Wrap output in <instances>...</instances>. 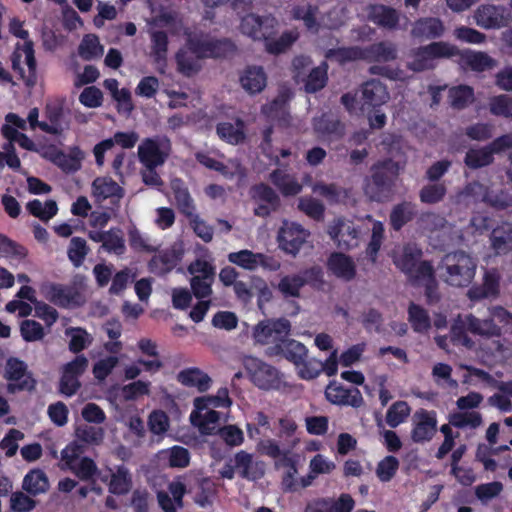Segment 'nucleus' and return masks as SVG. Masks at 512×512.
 Instances as JSON below:
<instances>
[{"label":"nucleus","mask_w":512,"mask_h":512,"mask_svg":"<svg viewBox=\"0 0 512 512\" xmlns=\"http://www.w3.org/2000/svg\"><path fill=\"white\" fill-rule=\"evenodd\" d=\"M310 232L300 224L285 222L279 231V246L287 253L295 255L307 241Z\"/></svg>","instance_id":"412c9836"},{"label":"nucleus","mask_w":512,"mask_h":512,"mask_svg":"<svg viewBox=\"0 0 512 512\" xmlns=\"http://www.w3.org/2000/svg\"><path fill=\"white\" fill-rule=\"evenodd\" d=\"M477 261L464 251L446 254L440 265L441 277L454 287H467L475 277Z\"/></svg>","instance_id":"f03ea898"},{"label":"nucleus","mask_w":512,"mask_h":512,"mask_svg":"<svg viewBox=\"0 0 512 512\" xmlns=\"http://www.w3.org/2000/svg\"><path fill=\"white\" fill-rule=\"evenodd\" d=\"M325 395L329 402L337 405L359 408L364 404V399L358 388H346L336 382L327 386Z\"/></svg>","instance_id":"393cba45"},{"label":"nucleus","mask_w":512,"mask_h":512,"mask_svg":"<svg viewBox=\"0 0 512 512\" xmlns=\"http://www.w3.org/2000/svg\"><path fill=\"white\" fill-rule=\"evenodd\" d=\"M327 233L340 250H351L359 244V230L346 218H336L327 226Z\"/></svg>","instance_id":"f8f14e48"},{"label":"nucleus","mask_w":512,"mask_h":512,"mask_svg":"<svg viewBox=\"0 0 512 512\" xmlns=\"http://www.w3.org/2000/svg\"><path fill=\"white\" fill-rule=\"evenodd\" d=\"M490 247L496 255H506L512 251V222L500 221L490 233Z\"/></svg>","instance_id":"cd10ccee"},{"label":"nucleus","mask_w":512,"mask_h":512,"mask_svg":"<svg viewBox=\"0 0 512 512\" xmlns=\"http://www.w3.org/2000/svg\"><path fill=\"white\" fill-rule=\"evenodd\" d=\"M89 253V247L85 239L73 237L70 240L67 255L75 267H80Z\"/></svg>","instance_id":"e2e57ef3"},{"label":"nucleus","mask_w":512,"mask_h":512,"mask_svg":"<svg viewBox=\"0 0 512 512\" xmlns=\"http://www.w3.org/2000/svg\"><path fill=\"white\" fill-rule=\"evenodd\" d=\"M416 215L415 204L402 202L396 205L390 213V223L395 230H400L406 223Z\"/></svg>","instance_id":"8fccbe9b"},{"label":"nucleus","mask_w":512,"mask_h":512,"mask_svg":"<svg viewBox=\"0 0 512 512\" xmlns=\"http://www.w3.org/2000/svg\"><path fill=\"white\" fill-rule=\"evenodd\" d=\"M485 318H478L470 313L465 315L467 330L482 338H499L503 333V327L512 325V313L500 305L490 306Z\"/></svg>","instance_id":"7ed1b4c3"},{"label":"nucleus","mask_w":512,"mask_h":512,"mask_svg":"<svg viewBox=\"0 0 512 512\" xmlns=\"http://www.w3.org/2000/svg\"><path fill=\"white\" fill-rule=\"evenodd\" d=\"M171 189L179 211L187 218L195 216L196 206L184 183L180 179H173L171 181Z\"/></svg>","instance_id":"4c0bfd02"},{"label":"nucleus","mask_w":512,"mask_h":512,"mask_svg":"<svg viewBox=\"0 0 512 512\" xmlns=\"http://www.w3.org/2000/svg\"><path fill=\"white\" fill-rule=\"evenodd\" d=\"M326 57L333 59L340 64H344L349 61L364 60V48L355 46L330 49L327 51Z\"/></svg>","instance_id":"680f3d73"},{"label":"nucleus","mask_w":512,"mask_h":512,"mask_svg":"<svg viewBox=\"0 0 512 512\" xmlns=\"http://www.w3.org/2000/svg\"><path fill=\"white\" fill-rule=\"evenodd\" d=\"M26 208L33 216L45 222L49 221L58 212V206L54 200H47L43 203L35 199L28 202Z\"/></svg>","instance_id":"5fc2aeb1"},{"label":"nucleus","mask_w":512,"mask_h":512,"mask_svg":"<svg viewBox=\"0 0 512 512\" xmlns=\"http://www.w3.org/2000/svg\"><path fill=\"white\" fill-rule=\"evenodd\" d=\"M328 65L322 62L319 66L312 68L301 80L304 83V90L307 93H316L323 89L328 81Z\"/></svg>","instance_id":"49530a36"},{"label":"nucleus","mask_w":512,"mask_h":512,"mask_svg":"<svg viewBox=\"0 0 512 512\" xmlns=\"http://www.w3.org/2000/svg\"><path fill=\"white\" fill-rule=\"evenodd\" d=\"M467 332L469 331L465 324V316L463 318L458 316L457 320L451 327V341L456 345L464 346L467 349H473L475 347V342Z\"/></svg>","instance_id":"052dcab7"},{"label":"nucleus","mask_w":512,"mask_h":512,"mask_svg":"<svg viewBox=\"0 0 512 512\" xmlns=\"http://www.w3.org/2000/svg\"><path fill=\"white\" fill-rule=\"evenodd\" d=\"M177 381L186 387H194L199 392L207 391L212 383L210 376L197 367H190L181 370L177 376Z\"/></svg>","instance_id":"c9c22d12"},{"label":"nucleus","mask_w":512,"mask_h":512,"mask_svg":"<svg viewBox=\"0 0 512 512\" xmlns=\"http://www.w3.org/2000/svg\"><path fill=\"white\" fill-rule=\"evenodd\" d=\"M319 9L317 6L306 3L302 5H295L291 9V16L294 20H302L308 29L317 28V15Z\"/></svg>","instance_id":"864d4df0"},{"label":"nucleus","mask_w":512,"mask_h":512,"mask_svg":"<svg viewBox=\"0 0 512 512\" xmlns=\"http://www.w3.org/2000/svg\"><path fill=\"white\" fill-rule=\"evenodd\" d=\"M449 104L456 110H462L474 101L473 88L468 85H459L449 89Z\"/></svg>","instance_id":"09e8293b"},{"label":"nucleus","mask_w":512,"mask_h":512,"mask_svg":"<svg viewBox=\"0 0 512 512\" xmlns=\"http://www.w3.org/2000/svg\"><path fill=\"white\" fill-rule=\"evenodd\" d=\"M245 366L250 373L253 383L259 388L269 390L279 386V372L273 366L257 358L247 359Z\"/></svg>","instance_id":"aec40b11"},{"label":"nucleus","mask_w":512,"mask_h":512,"mask_svg":"<svg viewBox=\"0 0 512 512\" xmlns=\"http://www.w3.org/2000/svg\"><path fill=\"white\" fill-rule=\"evenodd\" d=\"M75 433L78 440L92 445L100 444L104 438V430L101 427H95L88 424L79 425L76 428Z\"/></svg>","instance_id":"69168bd1"},{"label":"nucleus","mask_w":512,"mask_h":512,"mask_svg":"<svg viewBox=\"0 0 512 512\" xmlns=\"http://www.w3.org/2000/svg\"><path fill=\"white\" fill-rule=\"evenodd\" d=\"M512 138L498 137L489 145L481 148H472L466 152L464 163L470 169H479L488 166L493 162V155L507 149V145Z\"/></svg>","instance_id":"4468645a"},{"label":"nucleus","mask_w":512,"mask_h":512,"mask_svg":"<svg viewBox=\"0 0 512 512\" xmlns=\"http://www.w3.org/2000/svg\"><path fill=\"white\" fill-rule=\"evenodd\" d=\"M337 351H333L325 362L315 358L309 359L306 366L301 369L300 377L302 379H314L322 371L328 376H333L337 373Z\"/></svg>","instance_id":"473e14b6"},{"label":"nucleus","mask_w":512,"mask_h":512,"mask_svg":"<svg viewBox=\"0 0 512 512\" xmlns=\"http://www.w3.org/2000/svg\"><path fill=\"white\" fill-rule=\"evenodd\" d=\"M227 259L231 264L248 271H256L260 267L267 271H277L281 267L280 261L275 257L248 249L231 252Z\"/></svg>","instance_id":"1a4fd4ad"},{"label":"nucleus","mask_w":512,"mask_h":512,"mask_svg":"<svg viewBox=\"0 0 512 512\" xmlns=\"http://www.w3.org/2000/svg\"><path fill=\"white\" fill-rule=\"evenodd\" d=\"M323 283V272L321 268L311 267L296 274L283 276L277 285V289L285 297L298 298L300 297V290L305 285L320 288Z\"/></svg>","instance_id":"423d86ee"},{"label":"nucleus","mask_w":512,"mask_h":512,"mask_svg":"<svg viewBox=\"0 0 512 512\" xmlns=\"http://www.w3.org/2000/svg\"><path fill=\"white\" fill-rule=\"evenodd\" d=\"M172 152V143L167 136L156 135L144 138L138 145L137 156L143 166H162Z\"/></svg>","instance_id":"39448f33"},{"label":"nucleus","mask_w":512,"mask_h":512,"mask_svg":"<svg viewBox=\"0 0 512 512\" xmlns=\"http://www.w3.org/2000/svg\"><path fill=\"white\" fill-rule=\"evenodd\" d=\"M447 193V187L444 183H433L424 185L419 191L420 201L424 204H437L441 202Z\"/></svg>","instance_id":"4d7b16f0"},{"label":"nucleus","mask_w":512,"mask_h":512,"mask_svg":"<svg viewBox=\"0 0 512 512\" xmlns=\"http://www.w3.org/2000/svg\"><path fill=\"white\" fill-rule=\"evenodd\" d=\"M148 33L151 41L150 57L153 59L157 69L163 73L167 65L168 35L164 31L155 29H150Z\"/></svg>","instance_id":"c85d7f7f"},{"label":"nucleus","mask_w":512,"mask_h":512,"mask_svg":"<svg viewBox=\"0 0 512 512\" xmlns=\"http://www.w3.org/2000/svg\"><path fill=\"white\" fill-rule=\"evenodd\" d=\"M489 110L495 116L512 119V97L505 94L492 97L489 101Z\"/></svg>","instance_id":"774afa93"},{"label":"nucleus","mask_w":512,"mask_h":512,"mask_svg":"<svg viewBox=\"0 0 512 512\" xmlns=\"http://www.w3.org/2000/svg\"><path fill=\"white\" fill-rule=\"evenodd\" d=\"M419 273L420 276L418 275L412 282L425 287V296L429 303L437 302L440 296L437 291V282L435 280L433 266L429 262H424Z\"/></svg>","instance_id":"a19ab883"},{"label":"nucleus","mask_w":512,"mask_h":512,"mask_svg":"<svg viewBox=\"0 0 512 512\" xmlns=\"http://www.w3.org/2000/svg\"><path fill=\"white\" fill-rule=\"evenodd\" d=\"M186 43L201 59L223 57L235 50V45L230 40H217L203 33L188 34Z\"/></svg>","instance_id":"0eeeda50"},{"label":"nucleus","mask_w":512,"mask_h":512,"mask_svg":"<svg viewBox=\"0 0 512 512\" xmlns=\"http://www.w3.org/2000/svg\"><path fill=\"white\" fill-rule=\"evenodd\" d=\"M367 16L374 24L389 30L396 29L399 23L398 11L382 4L368 6Z\"/></svg>","instance_id":"2f4dec72"},{"label":"nucleus","mask_w":512,"mask_h":512,"mask_svg":"<svg viewBox=\"0 0 512 512\" xmlns=\"http://www.w3.org/2000/svg\"><path fill=\"white\" fill-rule=\"evenodd\" d=\"M422 252L415 245H406L396 251L393 256L394 264L404 272L411 281L420 276V268L425 261L419 262Z\"/></svg>","instance_id":"4be33fe9"},{"label":"nucleus","mask_w":512,"mask_h":512,"mask_svg":"<svg viewBox=\"0 0 512 512\" xmlns=\"http://www.w3.org/2000/svg\"><path fill=\"white\" fill-rule=\"evenodd\" d=\"M360 94L363 109H376L390 99L387 86L377 79L365 81L360 87Z\"/></svg>","instance_id":"5701e85b"},{"label":"nucleus","mask_w":512,"mask_h":512,"mask_svg":"<svg viewBox=\"0 0 512 512\" xmlns=\"http://www.w3.org/2000/svg\"><path fill=\"white\" fill-rule=\"evenodd\" d=\"M187 271L192 276L191 278L215 279L216 267L214 259L206 250L188 265Z\"/></svg>","instance_id":"58836bf2"},{"label":"nucleus","mask_w":512,"mask_h":512,"mask_svg":"<svg viewBox=\"0 0 512 512\" xmlns=\"http://www.w3.org/2000/svg\"><path fill=\"white\" fill-rule=\"evenodd\" d=\"M251 199L255 202L254 214L267 217L280 207V197L277 192L265 183L252 186L249 190Z\"/></svg>","instance_id":"dca6fc26"},{"label":"nucleus","mask_w":512,"mask_h":512,"mask_svg":"<svg viewBox=\"0 0 512 512\" xmlns=\"http://www.w3.org/2000/svg\"><path fill=\"white\" fill-rule=\"evenodd\" d=\"M131 488V477L129 471L124 466H119L111 476L109 491L113 494H126Z\"/></svg>","instance_id":"13d9d810"},{"label":"nucleus","mask_w":512,"mask_h":512,"mask_svg":"<svg viewBox=\"0 0 512 512\" xmlns=\"http://www.w3.org/2000/svg\"><path fill=\"white\" fill-rule=\"evenodd\" d=\"M461 65L476 72L492 69L496 61L485 52L466 51L461 55Z\"/></svg>","instance_id":"c03bdc74"},{"label":"nucleus","mask_w":512,"mask_h":512,"mask_svg":"<svg viewBox=\"0 0 512 512\" xmlns=\"http://www.w3.org/2000/svg\"><path fill=\"white\" fill-rule=\"evenodd\" d=\"M278 21L271 15L259 16L253 13L244 16L240 23V30L253 40H268L277 30Z\"/></svg>","instance_id":"ddd939ff"},{"label":"nucleus","mask_w":512,"mask_h":512,"mask_svg":"<svg viewBox=\"0 0 512 512\" xmlns=\"http://www.w3.org/2000/svg\"><path fill=\"white\" fill-rule=\"evenodd\" d=\"M313 127L316 132L327 136L334 135L339 137L344 133L343 124L338 119L329 117L327 115H322L319 118H315Z\"/></svg>","instance_id":"6e6d98bb"},{"label":"nucleus","mask_w":512,"mask_h":512,"mask_svg":"<svg viewBox=\"0 0 512 512\" xmlns=\"http://www.w3.org/2000/svg\"><path fill=\"white\" fill-rule=\"evenodd\" d=\"M200 60L201 58L187 44L176 54L177 69L187 77L196 74L200 70Z\"/></svg>","instance_id":"a18cd8bd"},{"label":"nucleus","mask_w":512,"mask_h":512,"mask_svg":"<svg viewBox=\"0 0 512 512\" xmlns=\"http://www.w3.org/2000/svg\"><path fill=\"white\" fill-rule=\"evenodd\" d=\"M475 23L486 30L501 29L510 25L512 14L503 5L482 4L473 15Z\"/></svg>","instance_id":"9d476101"},{"label":"nucleus","mask_w":512,"mask_h":512,"mask_svg":"<svg viewBox=\"0 0 512 512\" xmlns=\"http://www.w3.org/2000/svg\"><path fill=\"white\" fill-rule=\"evenodd\" d=\"M408 320L417 333H426L431 327L428 312L421 306L411 303L408 307Z\"/></svg>","instance_id":"3c124183"},{"label":"nucleus","mask_w":512,"mask_h":512,"mask_svg":"<svg viewBox=\"0 0 512 512\" xmlns=\"http://www.w3.org/2000/svg\"><path fill=\"white\" fill-rule=\"evenodd\" d=\"M269 180L285 197L295 196L302 191V184L297 178L282 169L273 170Z\"/></svg>","instance_id":"72a5a7b5"},{"label":"nucleus","mask_w":512,"mask_h":512,"mask_svg":"<svg viewBox=\"0 0 512 512\" xmlns=\"http://www.w3.org/2000/svg\"><path fill=\"white\" fill-rule=\"evenodd\" d=\"M411 408L405 401L394 402L386 413V423L391 428H396L404 423L410 415Z\"/></svg>","instance_id":"bf43d9fd"},{"label":"nucleus","mask_w":512,"mask_h":512,"mask_svg":"<svg viewBox=\"0 0 512 512\" xmlns=\"http://www.w3.org/2000/svg\"><path fill=\"white\" fill-rule=\"evenodd\" d=\"M92 195L97 201H103L110 197L122 198L124 190L117 182L109 177H98L92 183Z\"/></svg>","instance_id":"79ce46f5"},{"label":"nucleus","mask_w":512,"mask_h":512,"mask_svg":"<svg viewBox=\"0 0 512 512\" xmlns=\"http://www.w3.org/2000/svg\"><path fill=\"white\" fill-rule=\"evenodd\" d=\"M194 410L190 414L191 423L204 435L217 431L220 413L215 411L218 407H228L230 399L226 390L219 391L215 396L197 397L193 401Z\"/></svg>","instance_id":"f257e3e1"},{"label":"nucleus","mask_w":512,"mask_h":512,"mask_svg":"<svg viewBox=\"0 0 512 512\" xmlns=\"http://www.w3.org/2000/svg\"><path fill=\"white\" fill-rule=\"evenodd\" d=\"M50 484L47 475L41 469H32L29 471L22 482V489L32 496L46 493Z\"/></svg>","instance_id":"37998d69"},{"label":"nucleus","mask_w":512,"mask_h":512,"mask_svg":"<svg viewBox=\"0 0 512 512\" xmlns=\"http://www.w3.org/2000/svg\"><path fill=\"white\" fill-rule=\"evenodd\" d=\"M5 378L9 381L7 384L9 393L32 391L36 386V380L32 373L28 371L26 363L17 358L7 360Z\"/></svg>","instance_id":"9b49d317"},{"label":"nucleus","mask_w":512,"mask_h":512,"mask_svg":"<svg viewBox=\"0 0 512 512\" xmlns=\"http://www.w3.org/2000/svg\"><path fill=\"white\" fill-rule=\"evenodd\" d=\"M329 272L345 282L353 281L357 275V266L353 258L342 252H333L327 260Z\"/></svg>","instance_id":"bb28decb"},{"label":"nucleus","mask_w":512,"mask_h":512,"mask_svg":"<svg viewBox=\"0 0 512 512\" xmlns=\"http://www.w3.org/2000/svg\"><path fill=\"white\" fill-rule=\"evenodd\" d=\"M391 178L385 164H377L372 167V175L366 180L365 194L372 201H384L390 192Z\"/></svg>","instance_id":"6ab92c4d"},{"label":"nucleus","mask_w":512,"mask_h":512,"mask_svg":"<svg viewBox=\"0 0 512 512\" xmlns=\"http://www.w3.org/2000/svg\"><path fill=\"white\" fill-rule=\"evenodd\" d=\"M216 133L219 138L231 145H237L245 140V123L236 119L234 123L220 122L216 126Z\"/></svg>","instance_id":"ea45409f"},{"label":"nucleus","mask_w":512,"mask_h":512,"mask_svg":"<svg viewBox=\"0 0 512 512\" xmlns=\"http://www.w3.org/2000/svg\"><path fill=\"white\" fill-rule=\"evenodd\" d=\"M139 141V135L135 131L116 132L112 138L105 139L94 147V155L96 163L99 166L104 164V154L111 150L115 144L120 145L123 149H131Z\"/></svg>","instance_id":"a878e982"},{"label":"nucleus","mask_w":512,"mask_h":512,"mask_svg":"<svg viewBox=\"0 0 512 512\" xmlns=\"http://www.w3.org/2000/svg\"><path fill=\"white\" fill-rule=\"evenodd\" d=\"M291 323L285 318L267 319L253 328V338L257 344L277 346L289 336Z\"/></svg>","instance_id":"6e6552de"},{"label":"nucleus","mask_w":512,"mask_h":512,"mask_svg":"<svg viewBox=\"0 0 512 512\" xmlns=\"http://www.w3.org/2000/svg\"><path fill=\"white\" fill-rule=\"evenodd\" d=\"M88 365L89 361L84 355H78L65 364L61 370L59 391L66 396L74 395L81 387L79 377L86 371Z\"/></svg>","instance_id":"2eb2a0df"},{"label":"nucleus","mask_w":512,"mask_h":512,"mask_svg":"<svg viewBox=\"0 0 512 512\" xmlns=\"http://www.w3.org/2000/svg\"><path fill=\"white\" fill-rule=\"evenodd\" d=\"M241 87L250 95L258 94L267 85V75L261 66H248L239 76Z\"/></svg>","instance_id":"c756f323"},{"label":"nucleus","mask_w":512,"mask_h":512,"mask_svg":"<svg viewBox=\"0 0 512 512\" xmlns=\"http://www.w3.org/2000/svg\"><path fill=\"white\" fill-rule=\"evenodd\" d=\"M46 297L55 305L65 308L78 307L85 302L82 291L76 285H51Z\"/></svg>","instance_id":"b1692460"},{"label":"nucleus","mask_w":512,"mask_h":512,"mask_svg":"<svg viewBox=\"0 0 512 512\" xmlns=\"http://www.w3.org/2000/svg\"><path fill=\"white\" fill-rule=\"evenodd\" d=\"M412 425L411 440L418 444L429 442L437 432L435 412L425 409L417 410L412 416Z\"/></svg>","instance_id":"a211bd4d"},{"label":"nucleus","mask_w":512,"mask_h":512,"mask_svg":"<svg viewBox=\"0 0 512 512\" xmlns=\"http://www.w3.org/2000/svg\"><path fill=\"white\" fill-rule=\"evenodd\" d=\"M397 56V46L391 41H380L364 48V60L370 62H390Z\"/></svg>","instance_id":"e433bc0d"},{"label":"nucleus","mask_w":512,"mask_h":512,"mask_svg":"<svg viewBox=\"0 0 512 512\" xmlns=\"http://www.w3.org/2000/svg\"><path fill=\"white\" fill-rule=\"evenodd\" d=\"M299 37L296 30L284 32L278 39L266 40V50L271 54H280L286 51Z\"/></svg>","instance_id":"0e129e2a"},{"label":"nucleus","mask_w":512,"mask_h":512,"mask_svg":"<svg viewBox=\"0 0 512 512\" xmlns=\"http://www.w3.org/2000/svg\"><path fill=\"white\" fill-rule=\"evenodd\" d=\"M445 31L442 21L435 17H425L416 20L411 29V36L420 40L439 38Z\"/></svg>","instance_id":"7c9ffc66"},{"label":"nucleus","mask_w":512,"mask_h":512,"mask_svg":"<svg viewBox=\"0 0 512 512\" xmlns=\"http://www.w3.org/2000/svg\"><path fill=\"white\" fill-rule=\"evenodd\" d=\"M267 354L270 356H283L297 367L299 375L301 369L309 361L306 346L295 339L288 338V336L277 346L268 347Z\"/></svg>","instance_id":"f3484780"},{"label":"nucleus","mask_w":512,"mask_h":512,"mask_svg":"<svg viewBox=\"0 0 512 512\" xmlns=\"http://www.w3.org/2000/svg\"><path fill=\"white\" fill-rule=\"evenodd\" d=\"M65 335L70 337L69 350L73 353H79L93 342V337L83 328L70 327L65 330Z\"/></svg>","instance_id":"603ef678"},{"label":"nucleus","mask_w":512,"mask_h":512,"mask_svg":"<svg viewBox=\"0 0 512 512\" xmlns=\"http://www.w3.org/2000/svg\"><path fill=\"white\" fill-rule=\"evenodd\" d=\"M458 53V49L449 43L433 42L411 50L407 67L415 72L433 69L437 59L451 58Z\"/></svg>","instance_id":"20e7f679"},{"label":"nucleus","mask_w":512,"mask_h":512,"mask_svg":"<svg viewBox=\"0 0 512 512\" xmlns=\"http://www.w3.org/2000/svg\"><path fill=\"white\" fill-rule=\"evenodd\" d=\"M489 188L484 184L473 181L468 183L461 191L454 196V203L469 207L478 202H485Z\"/></svg>","instance_id":"f704fd0d"},{"label":"nucleus","mask_w":512,"mask_h":512,"mask_svg":"<svg viewBox=\"0 0 512 512\" xmlns=\"http://www.w3.org/2000/svg\"><path fill=\"white\" fill-rule=\"evenodd\" d=\"M102 54L103 47L100 45L98 37L86 35L79 46V55L85 60H91L100 57Z\"/></svg>","instance_id":"338daca9"},{"label":"nucleus","mask_w":512,"mask_h":512,"mask_svg":"<svg viewBox=\"0 0 512 512\" xmlns=\"http://www.w3.org/2000/svg\"><path fill=\"white\" fill-rule=\"evenodd\" d=\"M232 460L236 471L244 479L256 480L263 474V471L255 469L253 455L244 450L237 452Z\"/></svg>","instance_id":"de8ad7c7"}]
</instances>
